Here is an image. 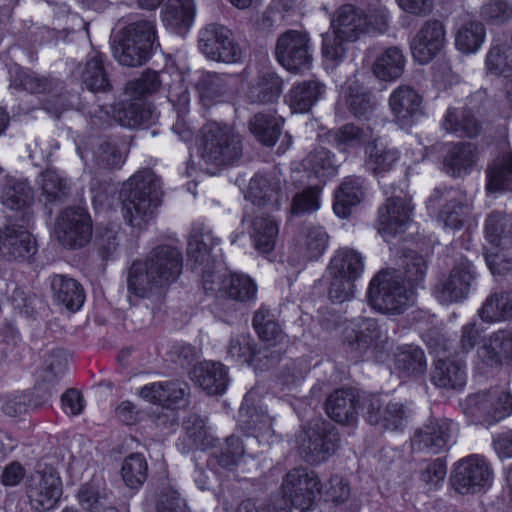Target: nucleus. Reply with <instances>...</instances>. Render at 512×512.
<instances>
[{"label":"nucleus","mask_w":512,"mask_h":512,"mask_svg":"<svg viewBox=\"0 0 512 512\" xmlns=\"http://www.w3.org/2000/svg\"><path fill=\"white\" fill-rule=\"evenodd\" d=\"M183 256L171 245L154 247L144 260L134 261L127 274L129 300L162 295L182 273Z\"/></svg>","instance_id":"1"},{"label":"nucleus","mask_w":512,"mask_h":512,"mask_svg":"<svg viewBox=\"0 0 512 512\" xmlns=\"http://www.w3.org/2000/svg\"><path fill=\"white\" fill-rule=\"evenodd\" d=\"M161 181L150 169L132 175L122 185L120 199L123 217L133 227H142L153 217L161 203Z\"/></svg>","instance_id":"2"},{"label":"nucleus","mask_w":512,"mask_h":512,"mask_svg":"<svg viewBox=\"0 0 512 512\" xmlns=\"http://www.w3.org/2000/svg\"><path fill=\"white\" fill-rule=\"evenodd\" d=\"M199 150L207 164L230 165L242 155V139L231 126L209 121L201 128Z\"/></svg>","instance_id":"3"},{"label":"nucleus","mask_w":512,"mask_h":512,"mask_svg":"<svg viewBox=\"0 0 512 512\" xmlns=\"http://www.w3.org/2000/svg\"><path fill=\"white\" fill-rule=\"evenodd\" d=\"M402 278V273L394 269L380 271L372 278L367 296L373 309L392 315L404 312L412 291Z\"/></svg>","instance_id":"4"},{"label":"nucleus","mask_w":512,"mask_h":512,"mask_svg":"<svg viewBox=\"0 0 512 512\" xmlns=\"http://www.w3.org/2000/svg\"><path fill=\"white\" fill-rule=\"evenodd\" d=\"M156 38L154 22L139 20L130 23L123 31V37L113 48L114 57L124 66L136 67L144 64Z\"/></svg>","instance_id":"5"},{"label":"nucleus","mask_w":512,"mask_h":512,"mask_svg":"<svg viewBox=\"0 0 512 512\" xmlns=\"http://www.w3.org/2000/svg\"><path fill=\"white\" fill-rule=\"evenodd\" d=\"M461 406L471 423L490 426L512 413V395L497 388L481 391L469 395Z\"/></svg>","instance_id":"6"},{"label":"nucleus","mask_w":512,"mask_h":512,"mask_svg":"<svg viewBox=\"0 0 512 512\" xmlns=\"http://www.w3.org/2000/svg\"><path fill=\"white\" fill-rule=\"evenodd\" d=\"M322 491L318 475L307 468H294L283 477L281 492L286 502L301 511L311 510Z\"/></svg>","instance_id":"7"},{"label":"nucleus","mask_w":512,"mask_h":512,"mask_svg":"<svg viewBox=\"0 0 512 512\" xmlns=\"http://www.w3.org/2000/svg\"><path fill=\"white\" fill-rule=\"evenodd\" d=\"M493 470L480 455L472 454L455 463L450 483L459 494H473L491 486Z\"/></svg>","instance_id":"8"},{"label":"nucleus","mask_w":512,"mask_h":512,"mask_svg":"<svg viewBox=\"0 0 512 512\" xmlns=\"http://www.w3.org/2000/svg\"><path fill=\"white\" fill-rule=\"evenodd\" d=\"M92 233L91 216L83 207H68L56 219V238L66 248L79 249L84 247L90 242Z\"/></svg>","instance_id":"9"},{"label":"nucleus","mask_w":512,"mask_h":512,"mask_svg":"<svg viewBox=\"0 0 512 512\" xmlns=\"http://www.w3.org/2000/svg\"><path fill=\"white\" fill-rule=\"evenodd\" d=\"M387 195L386 202L378 209V231L384 237H394L405 232L413 211L411 198L400 189L398 193L390 192L383 185Z\"/></svg>","instance_id":"10"},{"label":"nucleus","mask_w":512,"mask_h":512,"mask_svg":"<svg viewBox=\"0 0 512 512\" xmlns=\"http://www.w3.org/2000/svg\"><path fill=\"white\" fill-rule=\"evenodd\" d=\"M339 441V434L332 424L317 421L301 437L300 454L306 462L319 464L336 452Z\"/></svg>","instance_id":"11"},{"label":"nucleus","mask_w":512,"mask_h":512,"mask_svg":"<svg viewBox=\"0 0 512 512\" xmlns=\"http://www.w3.org/2000/svg\"><path fill=\"white\" fill-rule=\"evenodd\" d=\"M275 55L278 63L290 72L310 69L312 54L308 35L297 30L282 33L276 42Z\"/></svg>","instance_id":"12"},{"label":"nucleus","mask_w":512,"mask_h":512,"mask_svg":"<svg viewBox=\"0 0 512 512\" xmlns=\"http://www.w3.org/2000/svg\"><path fill=\"white\" fill-rule=\"evenodd\" d=\"M63 493L62 480L53 468L32 473L26 481V495L36 511H49L57 507Z\"/></svg>","instance_id":"13"},{"label":"nucleus","mask_w":512,"mask_h":512,"mask_svg":"<svg viewBox=\"0 0 512 512\" xmlns=\"http://www.w3.org/2000/svg\"><path fill=\"white\" fill-rule=\"evenodd\" d=\"M198 47L213 61L236 63L241 58V49L234 41L232 32L219 24H209L200 30Z\"/></svg>","instance_id":"14"},{"label":"nucleus","mask_w":512,"mask_h":512,"mask_svg":"<svg viewBox=\"0 0 512 512\" xmlns=\"http://www.w3.org/2000/svg\"><path fill=\"white\" fill-rule=\"evenodd\" d=\"M457 424L447 418L429 419L412 438L415 451L435 455L449 449L456 441Z\"/></svg>","instance_id":"15"},{"label":"nucleus","mask_w":512,"mask_h":512,"mask_svg":"<svg viewBox=\"0 0 512 512\" xmlns=\"http://www.w3.org/2000/svg\"><path fill=\"white\" fill-rule=\"evenodd\" d=\"M441 199L445 200V205L439 212L438 219L446 228L452 230L461 229L469 220L472 214V202L467 194L460 189L445 188L435 189L429 197V204H436Z\"/></svg>","instance_id":"16"},{"label":"nucleus","mask_w":512,"mask_h":512,"mask_svg":"<svg viewBox=\"0 0 512 512\" xmlns=\"http://www.w3.org/2000/svg\"><path fill=\"white\" fill-rule=\"evenodd\" d=\"M476 278L472 263L462 260L447 275H443L436 283L433 293L443 304L464 300Z\"/></svg>","instance_id":"17"},{"label":"nucleus","mask_w":512,"mask_h":512,"mask_svg":"<svg viewBox=\"0 0 512 512\" xmlns=\"http://www.w3.org/2000/svg\"><path fill=\"white\" fill-rule=\"evenodd\" d=\"M220 239L213 235L211 229L201 223L192 226L188 237L187 256L195 269H200L203 277L209 276L212 263L217 257L216 247Z\"/></svg>","instance_id":"18"},{"label":"nucleus","mask_w":512,"mask_h":512,"mask_svg":"<svg viewBox=\"0 0 512 512\" xmlns=\"http://www.w3.org/2000/svg\"><path fill=\"white\" fill-rule=\"evenodd\" d=\"M37 252L33 235L19 225H5L0 229V257L6 261H29Z\"/></svg>","instance_id":"19"},{"label":"nucleus","mask_w":512,"mask_h":512,"mask_svg":"<svg viewBox=\"0 0 512 512\" xmlns=\"http://www.w3.org/2000/svg\"><path fill=\"white\" fill-rule=\"evenodd\" d=\"M445 28L441 21H426L411 42L414 59L420 64H427L443 49L445 45Z\"/></svg>","instance_id":"20"},{"label":"nucleus","mask_w":512,"mask_h":512,"mask_svg":"<svg viewBox=\"0 0 512 512\" xmlns=\"http://www.w3.org/2000/svg\"><path fill=\"white\" fill-rule=\"evenodd\" d=\"M242 226L252 240L255 249L262 253H270L276 243L279 232L278 224L270 217L257 215L253 208L246 207L241 220Z\"/></svg>","instance_id":"21"},{"label":"nucleus","mask_w":512,"mask_h":512,"mask_svg":"<svg viewBox=\"0 0 512 512\" xmlns=\"http://www.w3.org/2000/svg\"><path fill=\"white\" fill-rule=\"evenodd\" d=\"M361 399L353 389H337L326 399L325 411L335 422L352 425L357 421Z\"/></svg>","instance_id":"22"},{"label":"nucleus","mask_w":512,"mask_h":512,"mask_svg":"<svg viewBox=\"0 0 512 512\" xmlns=\"http://www.w3.org/2000/svg\"><path fill=\"white\" fill-rule=\"evenodd\" d=\"M511 353L512 331L500 329L483 339L482 345L477 349V365L481 368L498 367Z\"/></svg>","instance_id":"23"},{"label":"nucleus","mask_w":512,"mask_h":512,"mask_svg":"<svg viewBox=\"0 0 512 512\" xmlns=\"http://www.w3.org/2000/svg\"><path fill=\"white\" fill-rule=\"evenodd\" d=\"M353 335H347L348 353L354 361L361 360L381 337L380 327L375 319L361 318L353 323Z\"/></svg>","instance_id":"24"},{"label":"nucleus","mask_w":512,"mask_h":512,"mask_svg":"<svg viewBox=\"0 0 512 512\" xmlns=\"http://www.w3.org/2000/svg\"><path fill=\"white\" fill-rule=\"evenodd\" d=\"M245 198L253 205H272L279 208L284 194L281 189V180L276 175L256 174L251 178Z\"/></svg>","instance_id":"25"},{"label":"nucleus","mask_w":512,"mask_h":512,"mask_svg":"<svg viewBox=\"0 0 512 512\" xmlns=\"http://www.w3.org/2000/svg\"><path fill=\"white\" fill-rule=\"evenodd\" d=\"M282 91V78L274 71L264 70L249 83L246 98L252 104H271L280 97Z\"/></svg>","instance_id":"26"},{"label":"nucleus","mask_w":512,"mask_h":512,"mask_svg":"<svg viewBox=\"0 0 512 512\" xmlns=\"http://www.w3.org/2000/svg\"><path fill=\"white\" fill-rule=\"evenodd\" d=\"M422 97L410 86L401 85L390 95L389 106L398 122L407 125L421 114Z\"/></svg>","instance_id":"27"},{"label":"nucleus","mask_w":512,"mask_h":512,"mask_svg":"<svg viewBox=\"0 0 512 512\" xmlns=\"http://www.w3.org/2000/svg\"><path fill=\"white\" fill-rule=\"evenodd\" d=\"M325 85L318 80H305L294 84L287 95L285 102L294 113H307L323 97Z\"/></svg>","instance_id":"28"},{"label":"nucleus","mask_w":512,"mask_h":512,"mask_svg":"<svg viewBox=\"0 0 512 512\" xmlns=\"http://www.w3.org/2000/svg\"><path fill=\"white\" fill-rule=\"evenodd\" d=\"M193 379L209 395L223 394L229 383L227 368L220 362L199 363L193 369Z\"/></svg>","instance_id":"29"},{"label":"nucleus","mask_w":512,"mask_h":512,"mask_svg":"<svg viewBox=\"0 0 512 512\" xmlns=\"http://www.w3.org/2000/svg\"><path fill=\"white\" fill-rule=\"evenodd\" d=\"M331 27L337 36L354 41L367 30L368 21L362 11L353 5H344L331 21Z\"/></svg>","instance_id":"30"},{"label":"nucleus","mask_w":512,"mask_h":512,"mask_svg":"<svg viewBox=\"0 0 512 512\" xmlns=\"http://www.w3.org/2000/svg\"><path fill=\"white\" fill-rule=\"evenodd\" d=\"M53 298L70 311H78L84 301L85 293L82 285L66 275L55 274L50 279Z\"/></svg>","instance_id":"31"},{"label":"nucleus","mask_w":512,"mask_h":512,"mask_svg":"<svg viewBox=\"0 0 512 512\" xmlns=\"http://www.w3.org/2000/svg\"><path fill=\"white\" fill-rule=\"evenodd\" d=\"M364 197V179L358 176H348L335 192L333 210L340 218H347L353 207Z\"/></svg>","instance_id":"32"},{"label":"nucleus","mask_w":512,"mask_h":512,"mask_svg":"<svg viewBox=\"0 0 512 512\" xmlns=\"http://www.w3.org/2000/svg\"><path fill=\"white\" fill-rule=\"evenodd\" d=\"M485 237L495 249L512 247V217L504 211H491L484 223Z\"/></svg>","instance_id":"33"},{"label":"nucleus","mask_w":512,"mask_h":512,"mask_svg":"<svg viewBox=\"0 0 512 512\" xmlns=\"http://www.w3.org/2000/svg\"><path fill=\"white\" fill-rule=\"evenodd\" d=\"M427 363L424 351L418 346H399L394 353V370L400 378L424 374Z\"/></svg>","instance_id":"34"},{"label":"nucleus","mask_w":512,"mask_h":512,"mask_svg":"<svg viewBox=\"0 0 512 512\" xmlns=\"http://www.w3.org/2000/svg\"><path fill=\"white\" fill-rule=\"evenodd\" d=\"M431 380L434 385L440 388H463L466 383L464 364L459 360L438 357Z\"/></svg>","instance_id":"35"},{"label":"nucleus","mask_w":512,"mask_h":512,"mask_svg":"<svg viewBox=\"0 0 512 512\" xmlns=\"http://www.w3.org/2000/svg\"><path fill=\"white\" fill-rule=\"evenodd\" d=\"M284 119L275 111L259 112L250 118L248 128L250 132L266 146H273L280 133Z\"/></svg>","instance_id":"36"},{"label":"nucleus","mask_w":512,"mask_h":512,"mask_svg":"<svg viewBox=\"0 0 512 512\" xmlns=\"http://www.w3.org/2000/svg\"><path fill=\"white\" fill-rule=\"evenodd\" d=\"M329 137L339 151L347 152L369 144L373 139V131L370 126L349 123L331 131Z\"/></svg>","instance_id":"37"},{"label":"nucleus","mask_w":512,"mask_h":512,"mask_svg":"<svg viewBox=\"0 0 512 512\" xmlns=\"http://www.w3.org/2000/svg\"><path fill=\"white\" fill-rule=\"evenodd\" d=\"M486 190L502 192L512 186V153L507 151L493 159L486 170Z\"/></svg>","instance_id":"38"},{"label":"nucleus","mask_w":512,"mask_h":512,"mask_svg":"<svg viewBox=\"0 0 512 512\" xmlns=\"http://www.w3.org/2000/svg\"><path fill=\"white\" fill-rule=\"evenodd\" d=\"M363 271V257L359 252L350 248L337 250L328 266V274H337L354 280L359 279Z\"/></svg>","instance_id":"39"},{"label":"nucleus","mask_w":512,"mask_h":512,"mask_svg":"<svg viewBox=\"0 0 512 512\" xmlns=\"http://www.w3.org/2000/svg\"><path fill=\"white\" fill-rule=\"evenodd\" d=\"M229 80L230 76L225 74L215 72L202 74L196 84V88L203 105L208 107L221 101L229 92Z\"/></svg>","instance_id":"40"},{"label":"nucleus","mask_w":512,"mask_h":512,"mask_svg":"<svg viewBox=\"0 0 512 512\" xmlns=\"http://www.w3.org/2000/svg\"><path fill=\"white\" fill-rule=\"evenodd\" d=\"M81 80L86 88L94 93L111 91L112 84L101 53L89 56L81 73Z\"/></svg>","instance_id":"41"},{"label":"nucleus","mask_w":512,"mask_h":512,"mask_svg":"<svg viewBox=\"0 0 512 512\" xmlns=\"http://www.w3.org/2000/svg\"><path fill=\"white\" fill-rule=\"evenodd\" d=\"M239 423L243 431L257 439L268 441L274 435L272 418L266 412L242 406L239 410Z\"/></svg>","instance_id":"42"},{"label":"nucleus","mask_w":512,"mask_h":512,"mask_svg":"<svg viewBox=\"0 0 512 512\" xmlns=\"http://www.w3.org/2000/svg\"><path fill=\"white\" fill-rule=\"evenodd\" d=\"M252 325L258 337L269 346L282 344L286 341L287 336L277 322L275 315L265 307H260L255 312Z\"/></svg>","instance_id":"43"},{"label":"nucleus","mask_w":512,"mask_h":512,"mask_svg":"<svg viewBox=\"0 0 512 512\" xmlns=\"http://www.w3.org/2000/svg\"><path fill=\"white\" fill-rule=\"evenodd\" d=\"M476 148L471 143L453 145L444 159L446 172L452 177H458L468 172L476 162Z\"/></svg>","instance_id":"44"},{"label":"nucleus","mask_w":512,"mask_h":512,"mask_svg":"<svg viewBox=\"0 0 512 512\" xmlns=\"http://www.w3.org/2000/svg\"><path fill=\"white\" fill-rule=\"evenodd\" d=\"M219 292L232 300L248 302L256 298L257 286L247 275L232 273L223 277Z\"/></svg>","instance_id":"45"},{"label":"nucleus","mask_w":512,"mask_h":512,"mask_svg":"<svg viewBox=\"0 0 512 512\" xmlns=\"http://www.w3.org/2000/svg\"><path fill=\"white\" fill-rule=\"evenodd\" d=\"M478 315L487 323L512 318V293L507 291L492 293L478 310Z\"/></svg>","instance_id":"46"},{"label":"nucleus","mask_w":512,"mask_h":512,"mask_svg":"<svg viewBox=\"0 0 512 512\" xmlns=\"http://www.w3.org/2000/svg\"><path fill=\"white\" fill-rule=\"evenodd\" d=\"M405 57L398 47H389L377 57L373 65L375 76L384 81L398 79L404 72Z\"/></svg>","instance_id":"47"},{"label":"nucleus","mask_w":512,"mask_h":512,"mask_svg":"<svg viewBox=\"0 0 512 512\" xmlns=\"http://www.w3.org/2000/svg\"><path fill=\"white\" fill-rule=\"evenodd\" d=\"M365 152V166L375 176H382L391 171L400 159V152L397 149L383 145H370Z\"/></svg>","instance_id":"48"},{"label":"nucleus","mask_w":512,"mask_h":512,"mask_svg":"<svg viewBox=\"0 0 512 512\" xmlns=\"http://www.w3.org/2000/svg\"><path fill=\"white\" fill-rule=\"evenodd\" d=\"M244 454L245 448L242 440L239 437L231 435L225 439L219 450L211 454L207 460V464L211 468L218 466L230 470L239 463V460Z\"/></svg>","instance_id":"49"},{"label":"nucleus","mask_w":512,"mask_h":512,"mask_svg":"<svg viewBox=\"0 0 512 512\" xmlns=\"http://www.w3.org/2000/svg\"><path fill=\"white\" fill-rule=\"evenodd\" d=\"M302 165L304 170L323 182L337 172L334 155L324 147H318L311 151L303 159Z\"/></svg>","instance_id":"50"},{"label":"nucleus","mask_w":512,"mask_h":512,"mask_svg":"<svg viewBox=\"0 0 512 512\" xmlns=\"http://www.w3.org/2000/svg\"><path fill=\"white\" fill-rule=\"evenodd\" d=\"M185 431L184 440L187 441V450H205L214 446V438L209 433L205 420L196 414L189 415L183 421Z\"/></svg>","instance_id":"51"},{"label":"nucleus","mask_w":512,"mask_h":512,"mask_svg":"<svg viewBox=\"0 0 512 512\" xmlns=\"http://www.w3.org/2000/svg\"><path fill=\"white\" fill-rule=\"evenodd\" d=\"M443 128L447 132L455 133L460 137H474L480 131V123L469 110H462L460 114L456 109L449 108L444 116Z\"/></svg>","instance_id":"52"},{"label":"nucleus","mask_w":512,"mask_h":512,"mask_svg":"<svg viewBox=\"0 0 512 512\" xmlns=\"http://www.w3.org/2000/svg\"><path fill=\"white\" fill-rule=\"evenodd\" d=\"M193 0H169L163 13V22L175 29H188L194 20Z\"/></svg>","instance_id":"53"},{"label":"nucleus","mask_w":512,"mask_h":512,"mask_svg":"<svg viewBox=\"0 0 512 512\" xmlns=\"http://www.w3.org/2000/svg\"><path fill=\"white\" fill-rule=\"evenodd\" d=\"M33 198L31 187L24 181L7 177L0 193V200L6 207L19 210L30 204Z\"/></svg>","instance_id":"54"},{"label":"nucleus","mask_w":512,"mask_h":512,"mask_svg":"<svg viewBox=\"0 0 512 512\" xmlns=\"http://www.w3.org/2000/svg\"><path fill=\"white\" fill-rule=\"evenodd\" d=\"M121 476L129 488H140L148 476V463L145 457L140 453L128 455L122 463Z\"/></svg>","instance_id":"55"},{"label":"nucleus","mask_w":512,"mask_h":512,"mask_svg":"<svg viewBox=\"0 0 512 512\" xmlns=\"http://www.w3.org/2000/svg\"><path fill=\"white\" fill-rule=\"evenodd\" d=\"M485 35V27L481 22H467L461 26L456 34V48L465 54L474 53L481 47Z\"/></svg>","instance_id":"56"},{"label":"nucleus","mask_w":512,"mask_h":512,"mask_svg":"<svg viewBox=\"0 0 512 512\" xmlns=\"http://www.w3.org/2000/svg\"><path fill=\"white\" fill-rule=\"evenodd\" d=\"M80 506L88 512H100L107 504L109 491L103 485L94 482L81 486L77 493Z\"/></svg>","instance_id":"57"},{"label":"nucleus","mask_w":512,"mask_h":512,"mask_svg":"<svg viewBox=\"0 0 512 512\" xmlns=\"http://www.w3.org/2000/svg\"><path fill=\"white\" fill-rule=\"evenodd\" d=\"M328 240L329 236L322 227H307L301 244L303 257L308 261L321 257L327 249Z\"/></svg>","instance_id":"58"},{"label":"nucleus","mask_w":512,"mask_h":512,"mask_svg":"<svg viewBox=\"0 0 512 512\" xmlns=\"http://www.w3.org/2000/svg\"><path fill=\"white\" fill-rule=\"evenodd\" d=\"M11 85L18 90L30 93H49L54 89V82L31 71L17 70L12 78Z\"/></svg>","instance_id":"59"},{"label":"nucleus","mask_w":512,"mask_h":512,"mask_svg":"<svg viewBox=\"0 0 512 512\" xmlns=\"http://www.w3.org/2000/svg\"><path fill=\"white\" fill-rule=\"evenodd\" d=\"M404 418V406L399 402L385 399L383 416L371 413L369 424L383 429L397 430L402 426Z\"/></svg>","instance_id":"60"},{"label":"nucleus","mask_w":512,"mask_h":512,"mask_svg":"<svg viewBox=\"0 0 512 512\" xmlns=\"http://www.w3.org/2000/svg\"><path fill=\"white\" fill-rule=\"evenodd\" d=\"M400 266L403 269V276L411 286H419L425 278L427 263L422 255L409 250L401 257Z\"/></svg>","instance_id":"61"},{"label":"nucleus","mask_w":512,"mask_h":512,"mask_svg":"<svg viewBox=\"0 0 512 512\" xmlns=\"http://www.w3.org/2000/svg\"><path fill=\"white\" fill-rule=\"evenodd\" d=\"M94 161L99 167L120 168L125 162V156L118 146L109 139L99 140L93 152Z\"/></svg>","instance_id":"62"},{"label":"nucleus","mask_w":512,"mask_h":512,"mask_svg":"<svg viewBox=\"0 0 512 512\" xmlns=\"http://www.w3.org/2000/svg\"><path fill=\"white\" fill-rule=\"evenodd\" d=\"M346 102L350 112L357 118H368L374 106L371 94L357 84L348 87Z\"/></svg>","instance_id":"63"},{"label":"nucleus","mask_w":512,"mask_h":512,"mask_svg":"<svg viewBox=\"0 0 512 512\" xmlns=\"http://www.w3.org/2000/svg\"><path fill=\"white\" fill-rule=\"evenodd\" d=\"M166 76H168V73L165 71L156 72L147 70L138 79L129 81L126 85V91L134 96L154 93L158 91L164 83Z\"/></svg>","instance_id":"64"}]
</instances>
